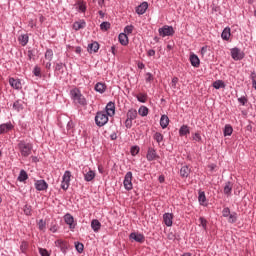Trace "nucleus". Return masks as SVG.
<instances>
[{"instance_id": "f257e3e1", "label": "nucleus", "mask_w": 256, "mask_h": 256, "mask_svg": "<svg viewBox=\"0 0 256 256\" xmlns=\"http://www.w3.org/2000/svg\"><path fill=\"white\" fill-rule=\"evenodd\" d=\"M70 97L74 105H81L82 107H85V105H87V99L85 98V96H83L81 90H79L78 88L70 90Z\"/></svg>"}, {"instance_id": "f03ea898", "label": "nucleus", "mask_w": 256, "mask_h": 256, "mask_svg": "<svg viewBox=\"0 0 256 256\" xmlns=\"http://www.w3.org/2000/svg\"><path fill=\"white\" fill-rule=\"evenodd\" d=\"M18 149L22 157H29V155H31V152L33 151V144L25 142V140H21L18 143Z\"/></svg>"}, {"instance_id": "7ed1b4c3", "label": "nucleus", "mask_w": 256, "mask_h": 256, "mask_svg": "<svg viewBox=\"0 0 256 256\" xmlns=\"http://www.w3.org/2000/svg\"><path fill=\"white\" fill-rule=\"evenodd\" d=\"M95 123L97 127H105L109 123V115L105 111H98L95 116Z\"/></svg>"}, {"instance_id": "20e7f679", "label": "nucleus", "mask_w": 256, "mask_h": 256, "mask_svg": "<svg viewBox=\"0 0 256 256\" xmlns=\"http://www.w3.org/2000/svg\"><path fill=\"white\" fill-rule=\"evenodd\" d=\"M70 185H71V171L66 170L62 176L61 189H63V191H67Z\"/></svg>"}, {"instance_id": "39448f33", "label": "nucleus", "mask_w": 256, "mask_h": 256, "mask_svg": "<svg viewBox=\"0 0 256 256\" xmlns=\"http://www.w3.org/2000/svg\"><path fill=\"white\" fill-rule=\"evenodd\" d=\"M123 185L126 191L133 189V172L129 171L125 174Z\"/></svg>"}, {"instance_id": "423d86ee", "label": "nucleus", "mask_w": 256, "mask_h": 256, "mask_svg": "<svg viewBox=\"0 0 256 256\" xmlns=\"http://www.w3.org/2000/svg\"><path fill=\"white\" fill-rule=\"evenodd\" d=\"M158 33L160 37H172V35H175V30L173 29V26L166 25L159 28Z\"/></svg>"}, {"instance_id": "0eeeda50", "label": "nucleus", "mask_w": 256, "mask_h": 256, "mask_svg": "<svg viewBox=\"0 0 256 256\" xmlns=\"http://www.w3.org/2000/svg\"><path fill=\"white\" fill-rule=\"evenodd\" d=\"M55 247H58V249H60L61 253H63L64 255H67V251L69 249V244L67 243V241L63 240V239H58L54 242Z\"/></svg>"}, {"instance_id": "6e6552de", "label": "nucleus", "mask_w": 256, "mask_h": 256, "mask_svg": "<svg viewBox=\"0 0 256 256\" xmlns=\"http://www.w3.org/2000/svg\"><path fill=\"white\" fill-rule=\"evenodd\" d=\"M231 57L234 59V61H241V59L245 57V54L241 52L239 48H232Z\"/></svg>"}, {"instance_id": "1a4fd4ad", "label": "nucleus", "mask_w": 256, "mask_h": 256, "mask_svg": "<svg viewBox=\"0 0 256 256\" xmlns=\"http://www.w3.org/2000/svg\"><path fill=\"white\" fill-rule=\"evenodd\" d=\"M34 187L36 191H47V189H49V184H47L45 180H37L34 183Z\"/></svg>"}, {"instance_id": "9d476101", "label": "nucleus", "mask_w": 256, "mask_h": 256, "mask_svg": "<svg viewBox=\"0 0 256 256\" xmlns=\"http://www.w3.org/2000/svg\"><path fill=\"white\" fill-rule=\"evenodd\" d=\"M109 117L115 116V104L113 102H108L105 111H104Z\"/></svg>"}, {"instance_id": "9b49d317", "label": "nucleus", "mask_w": 256, "mask_h": 256, "mask_svg": "<svg viewBox=\"0 0 256 256\" xmlns=\"http://www.w3.org/2000/svg\"><path fill=\"white\" fill-rule=\"evenodd\" d=\"M64 221L66 223V225H69V229L73 230L75 229V218H73V215L67 213L65 216H64Z\"/></svg>"}, {"instance_id": "f8f14e48", "label": "nucleus", "mask_w": 256, "mask_h": 256, "mask_svg": "<svg viewBox=\"0 0 256 256\" xmlns=\"http://www.w3.org/2000/svg\"><path fill=\"white\" fill-rule=\"evenodd\" d=\"M147 9H149V3L142 2L138 7H136V13L137 15H145Z\"/></svg>"}, {"instance_id": "ddd939ff", "label": "nucleus", "mask_w": 256, "mask_h": 256, "mask_svg": "<svg viewBox=\"0 0 256 256\" xmlns=\"http://www.w3.org/2000/svg\"><path fill=\"white\" fill-rule=\"evenodd\" d=\"M129 237L136 241V243H143L145 241V236L141 233L132 232Z\"/></svg>"}, {"instance_id": "4468645a", "label": "nucleus", "mask_w": 256, "mask_h": 256, "mask_svg": "<svg viewBox=\"0 0 256 256\" xmlns=\"http://www.w3.org/2000/svg\"><path fill=\"white\" fill-rule=\"evenodd\" d=\"M163 221H164L166 227H172L173 226V213L163 214Z\"/></svg>"}, {"instance_id": "2eb2a0df", "label": "nucleus", "mask_w": 256, "mask_h": 256, "mask_svg": "<svg viewBox=\"0 0 256 256\" xmlns=\"http://www.w3.org/2000/svg\"><path fill=\"white\" fill-rule=\"evenodd\" d=\"M13 129V124L11 122H7L0 125V135H3L5 133H9Z\"/></svg>"}, {"instance_id": "dca6fc26", "label": "nucleus", "mask_w": 256, "mask_h": 256, "mask_svg": "<svg viewBox=\"0 0 256 256\" xmlns=\"http://www.w3.org/2000/svg\"><path fill=\"white\" fill-rule=\"evenodd\" d=\"M75 7L79 13H85V11H87V2L79 0L75 3Z\"/></svg>"}, {"instance_id": "f3484780", "label": "nucleus", "mask_w": 256, "mask_h": 256, "mask_svg": "<svg viewBox=\"0 0 256 256\" xmlns=\"http://www.w3.org/2000/svg\"><path fill=\"white\" fill-rule=\"evenodd\" d=\"M94 89L97 93H100L101 95H103V93L107 91V85H105V83L98 82L95 84Z\"/></svg>"}, {"instance_id": "a211bd4d", "label": "nucleus", "mask_w": 256, "mask_h": 256, "mask_svg": "<svg viewBox=\"0 0 256 256\" xmlns=\"http://www.w3.org/2000/svg\"><path fill=\"white\" fill-rule=\"evenodd\" d=\"M198 202H199V205H202L203 207H207V196H205V192L203 191L198 192Z\"/></svg>"}, {"instance_id": "6ab92c4d", "label": "nucleus", "mask_w": 256, "mask_h": 256, "mask_svg": "<svg viewBox=\"0 0 256 256\" xmlns=\"http://www.w3.org/2000/svg\"><path fill=\"white\" fill-rule=\"evenodd\" d=\"M147 161H155L157 159V151L153 148H149L147 155H146Z\"/></svg>"}, {"instance_id": "aec40b11", "label": "nucleus", "mask_w": 256, "mask_h": 256, "mask_svg": "<svg viewBox=\"0 0 256 256\" xmlns=\"http://www.w3.org/2000/svg\"><path fill=\"white\" fill-rule=\"evenodd\" d=\"M87 51L88 53H97V51H99V43L94 41L88 44Z\"/></svg>"}, {"instance_id": "412c9836", "label": "nucleus", "mask_w": 256, "mask_h": 256, "mask_svg": "<svg viewBox=\"0 0 256 256\" xmlns=\"http://www.w3.org/2000/svg\"><path fill=\"white\" fill-rule=\"evenodd\" d=\"M190 63L192 67H199V65H201V60L199 59V56H197V54H191Z\"/></svg>"}, {"instance_id": "4be33fe9", "label": "nucleus", "mask_w": 256, "mask_h": 256, "mask_svg": "<svg viewBox=\"0 0 256 256\" xmlns=\"http://www.w3.org/2000/svg\"><path fill=\"white\" fill-rule=\"evenodd\" d=\"M9 85L13 88V89H21V80L20 79H15V78H10L9 79Z\"/></svg>"}, {"instance_id": "5701e85b", "label": "nucleus", "mask_w": 256, "mask_h": 256, "mask_svg": "<svg viewBox=\"0 0 256 256\" xmlns=\"http://www.w3.org/2000/svg\"><path fill=\"white\" fill-rule=\"evenodd\" d=\"M190 174H191V169L189 168V166L181 167L180 176L182 177V179H187V177H189Z\"/></svg>"}, {"instance_id": "b1692460", "label": "nucleus", "mask_w": 256, "mask_h": 256, "mask_svg": "<svg viewBox=\"0 0 256 256\" xmlns=\"http://www.w3.org/2000/svg\"><path fill=\"white\" fill-rule=\"evenodd\" d=\"M95 171L89 169L88 172L84 173V181H86L87 183L93 181V179H95Z\"/></svg>"}, {"instance_id": "393cba45", "label": "nucleus", "mask_w": 256, "mask_h": 256, "mask_svg": "<svg viewBox=\"0 0 256 256\" xmlns=\"http://www.w3.org/2000/svg\"><path fill=\"white\" fill-rule=\"evenodd\" d=\"M87 26V23H85V20L77 21L73 23V29L74 31H79L81 29H85Z\"/></svg>"}, {"instance_id": "a878e982", "label": "nucleus", "mask_w": 256, "mask_h": 256, "mask_svg": "<svg viewBox=\"0 0 256 256\" xmlns=\"http://www.w3.org/2000/svg\"><path fill=\"white\" fill-rule=\"evenodd\" d=\"M160 127H162V129H167V127H169V116L168 115H162L160 118Z\"/></svg>"}, {"instance_id": "bb28decb", "label": "nucleus", "mask_w": 256, "mask_h": 256, "mask_svg": "<svg viewBox=\"0 0 256 256\" xmlns=\"http://www.w3.org/2000/svg\"><path fill=\"white\" fill-rule=\"evenodd\" d=\"M118 41L121 43L123 46L129 45V37L125 33H120L118 36Z\"/></svg>"}, {"instance_id": "cd10ccee", "label": "nucleus", "mask_w": 256, "mask_h": 256, "mask_svg": "<svg viewBox=\"0 0 256 256\" xmlns=\"http://www.w3.org/2000/svg\"><path fill=\"white\" fill-rule=\"evenodd\" d=\"M232 191H233V184L230 181L226 182L224 186V195H226L227 197H231Z\"/></svg>"}, {"instance_id": "c85d7f7f", "label": "nucleus", "mask_w": 256, "mask_h": 256, "mask_svg": "<svg viewBox=\"0 0 256 256\" xmlns=\"http://www.w3.org/2000/svg\"><path fill=\"white\" fill-rule=\"evenodd\" d=\"M221 37L223 39V41H229V39L231 38V28L226 27L223 29Z\"/></svg>"}, {"instance_id": "c756f323", "label": "nucleus", "mask_w": 256, "mask_h": 256, "mask_svg": "<svg viewBox=\"0 0 256 256\" xmlns=\"http://www.w3.org/2000/svg\"><path fill=\"white\" fill-rule=\"evenodd\" d=\"M91 229L94 231V233H98V231L101 229V222L97 219H93L91 221Z\"/></svg>"}, {"instance_id": "7c9ffc66", "label": "nucleus", "mask_w": 256, "mask_h": 256, "mask_svg": "<svg viewBox=\"0 0 256 256\" xmlns=\"http://www.w3.org/2000/svg\"><path fill=\"white\" fill-rule=\"evenodd\" d=\"M137 115H138L137 110L131 108L128 110L126 117H127V119H130L131 121H135V119H137Z\"/></svg>"}, {"instance_id": "2f4dec72", "label": "nucleus", "mask_w": 256, "mask_h": 256, "mask_svg": "<svg viewBox=\"0 0 256 256\" xmlns=\"http://www.w3.org/2000/svg\"><path fill=\"white\" fill-rule=\"evenodd\" d=\"M29 179V175H27V172L25 170H20V173L18 175L17 181L20 183H25Z\"/></svg>"}, {"instance_id": "473e14b6", "label": "nucleus", "mask_w": 256, "mask_h": 256, "mask_svg": "<svg viewBox=\"0 0 256 256\" xmlns=\"http://www.w3.org/2000/svg\"><path fill=\"white\" fill-rule=\"evenodd\" d=\"M191 133V130L189 129V126L182 125L179 129V135L180 137H185V135H189Z\"/></svg>"}, {"instance_id": "72a5a7b5", "label": "nucleus", "mask_w": 256, "mask_h": 256, "mask_svg": "<svg viewBox=\"0 0 256 256\" xmlns=\"http://www.w3.org/2000/svg\"><path fill=\"white\" fill-rule=\"evenodd\" d=\"M231 135H233V127L226 124L224 127V137H231Z\"/></svg>"}, {"instance_id": "f704fd0d", "label": "nucleus", "mask_w": 256, "mask_h": 256, "mask_svg": "<svg viewBox=\"0 0 256 256\" xmlns=\"http://www.w3.org/2000/svg\"><path fill=\"white\" fill-rule=\"evenodd\" d=\"M138 114H139L141 117H147V115H149V108H147L146 106H141V107L138 109Z\"/></svg>"}, {"instance_id": "c9c22d12", "label": "nucleus", "mask_w": 256, "mask_h": 256, "mask_svg": "<svg viewBox=\"0 0 256 256\" xmlns=\"http://www.w3.org/2000/svg\"><path fill=\"white\" fill-rule=\"evenodd\" d=\"M19 42L21 43L22 47H25L29 43V36L27 34H23L19 37Z\"/></svg>"}, {"instance_id": "e433bc0d", "label": "nucleus", "mask_w": 256, "mask_h": 256, "mask_svg": "<svg viewBox=\"0 0 256 256\" xmlns=\"http://www.w3.org/2000/svg\"><path fill=\"white\" fill-rule=\"evenodd\" d=\"M214 89H225V82L223 80H216L213 82Z\"/></svg>"}, {"instance_id": "4c0bfd02", "label": "nucleus", "mask_w": 256, "mask_h": 256, "mask_svg": "<svg viewBox=\"0 0 256 256\" xmlns=\"http://www.w3.org/2000/svg\"><path fill=\"white\" fill-rule=\"evenodd\" d=\"M153 139L154 141H156L158 144L163 143V134H161V132H155L153 135Z\"/></svg>"}, {"instance_id": "58836bf2", "label": "nucleus", "mask_w": 256, "mask_h": 256, "mask_svg": "<svg viewBox=\"0 0 256 256\" xmlns=\"http://www.w3.org/2000/svg\"><path fill=\"white\" fill-rule=\"evenodd\" d=\"M228 223H237V212H232L229 214Z\"/></svg>"}, {"instance_id": "ea45409f", "label": "nucleus", "mask_w": 256, "mask_h": 256, "mask_svg": "<svg viewBox=\"0 0 256 256\" xmlns=\"http://www.w3.org/2000/svg\"><path fill=\"white\" fill-rule=\"evenodd\" d=\"M45 59L47 61H53V50L52 49H47L44 55Z\"/></svg>"}, {"instance_id": "a19ab883", "label": "nucleus", "mask_w": 256, "mask_h": 256, "mask_svg": "<svg viewBox=\"0 0 256 256\" xmlns=\"http://www.w3.org/2000/svg\"><path fill=\"white\" fill-rule=\"evenodd\" d=\"M32 211H33V209L31 208V205H28V204L24 205L23 212H24V214H26L28 217H31Z\"/></svg>"}, {"instance_id": "79ce46f5", "label": "nucleus", "mask_w": 256, "mask_h": 256, "mask_svg": "<svg viewBox=\"0 0 256 256\" xmlns=\"http://www.w3.org/2000/svg\"><path fill=\"white\" fill-rule=\"evenodd\" d=\"M192 141H195V143H201V141H203V138H201V134H199V132H196L192 134Z\"/></svg>"}, {"instance_id": "37998d69", "label": "nucleus", "mask_w": 256, "mask_h": 256, "mask_svg": "<svg viewBox=\"0 0 256 256\" xmlns=\"http://www.w3.org/2000/svg\"><path fill=\"white\" fill-rule=\"evenodd\" d=\"M136 99H137V101H139V103H146L147 95L140 93L137 95Z\"/></svg>"}, {"instance_id": "c03bdc74", "label": "nucleus", "mask_w": 256, "mask_h": 256, "mask_svg": "<svg viewBox=\"0 0 256 256\" xmlns=\"http://www.w3.org/2000/svg\"><path fill=\"white\" fill-rule=\"evenodd\" d=\"M110 28H111V24L109 22H102L100 24V29L102 31H109Z\"/></svg>"}, {"instance_id": "a18cd8bd", "label": "nucleus", "mask_w": 256, "mask_h": 256, "mask_svg": "<svg viewBox=\"0 0 256 256\" xmlns=\"http://www.w3.org/2000/svg\"><path fill=\"white\" fill-rule=\"evenodd\" d=\"M133 29H135V26L133 25H127L125 28H124V33L126 35H131V33H133Z\"/></svg>"}, {"instance_id": "49530a36", "label": "nucleus", "mask_w": 256, "mask_h": 256, "mask_svg": "<svg viewBox=\"0 0 256 256\" xmlns=\"http://www.w3.org/2000/svg\"><path fill=\"white\" fill-rule=\"evenodd\" d=\"M75 249H76V251L81 253L83 251V249H85V246L81 242H76L75 243Z\"/></svg>"}, {"instance_id": "de8ad7c7", "label": "nucleus", "mask_w": 256, "mask_h": 256, "mask_svg": "<svg viewBox=\"0 0 256 256\" xmlns=\"http://www.w3.org/2000/svg\"><path fill=\"white\" fill-rule=\"evenodd\" d=\"M64 67H66V65L63 64V62H59L55 66V71H59L60 73H63V68Z\"/></svg>"}, {"instance_id": "09e8293b", "label": "nucleus", "mask_w": 256, "mask_h": 256, "mask_svg": "<svg viewBox=\"0 0 256 256\" xmlns=\"http://www.w3.org/2000/svg\"><path fill=\"white\" fill-rule=\"evenodd\" d=\"M199 223H200V226L206 230L207 229V219H205L204 217H200L199 218Z\"/></svg>"}, {"instance_id": "8fccbe9b", "label": "nucleus", "mask_w": 256, "mask_h": 256, "mask_svg": "<svg viewBox=\"0 0 256 256\" xmlns=\"http://www.w3.org/2000/svg\"><path fill=\"white\" fill-rule=\"evenodd\" d=\"M13 109H15V111H21V109H23V105L21 104V102L15 101L13 103Z\"/></svg>"}, {"instance_id": "3c124183", "label": "nucleus", "mask_w": 256, "mask_h": 256, "mask_svg": "<svg viewBox=\"0 0 256 256\" xmlns=\"http://www.w3.org/2000/svg\"><path fill=\"white\" fill-rule=\"evenodd\" d=\"M139 146H132L131 149H130V153L131 155H133V157H135V155H138L139 154Z\"/></svg>"}, {"instance_id": "603ef678", "label": "nucleus", "mask_w": 256, "mask_h": 256, "mask_svg": "<svg viewBox=\"0 0 256 256\" xmlns=\"http://www.w3.org/2000/svg\"><path fill=\"white\" fill-rule=\"evenodd\" d=\"M46 226H47V223L43 219L39 220L38 228H39L40 231H43Z\"/></svg>"}, {"instance_id": "864d4df0", "label": "nucleus", "mask_w": 256, "mask_h": 256, "mask_svg": "<svg viewBox=\"0 0 256 256\" xmlns=\"http://www.w3.org/2000/svg\"><path fill=\"white\" fill-rule=\"evenodd\" d=\"M230 214H231V210L229 209V207H225L222 210V217H229Z\"/></svg>"}, {"instance_id": "5fc2aeb1", "label": "nucleus", "mask_w": 256, "mask_h": 256, "mask_svg": "<svg viewBox=\"0 0 256 256\" xmlns=\"http://www.w3.org/2000/svg\"><path fill=\"white\" fill-rule=\"evenodd\" d=\"M33 74L35 75V77H41V68L35 66L33 69Z\"/></svg>"}, {"instance_id": "6e6d98bb", "label": "nucleus", "mask_w": 256, "mask_h": 256, "mask_svg": "<svg viewBox=\"0 0 256 256\" xmlns=\"http://www.w3.org/2000/svg\"><path fill=\"white\" fill-rule=\"evenodd\" d=\"M39 253L41 256H51V254H49V251H47V249L45 248H39Z\"/></svg>"}, {"instance_id": "4d7b16f0", "label": "nucleus", "mask_w": 256, "mask_h": 256, "mask_svg": "<svg viewBox=\"0 0 256 256\" xmlns=\"http://www.w3.org/2000/svg\"><path fill=\"white\" fill-rule=\"evenodd\" d=\"M124 124L126 129H131V127H133V120H130L129 118H127Z\"/></svg>"}, {"instance_id": "13d9d810", "label": "nucleus", "mask_w": 256, "mask_h": 256, "mask_svg": "<svg viewBox=\"0 0 256 256\" xmlns=\"http://www.w3.org/2000/svg\"><path fill=\"white\" fill-rule=\"evenodd\" d=\"M177 83H179V78L177 77L172 78L171 87L173 89H177Z\"/></svg>"}, {"instance_id": "bf43d9fd", "label": "nucleus", "mask_w": 256, "mask_h": 256, "mask_svg": "<svg viewBox=\"0 0 256 256\" xmlns=\"http://www.w3.org/2000/svg\"><path fill=\"white\" fill-rule=\"evenodd\" d=\"M27 55H28L29 61H31L32 59H35V51L28 50Z\"/></svg>"}, {"instance_id": "052dcab7", "label": "nucleus", "mask_w": 256, "mask_h": 256, "mask_svg": "<svg viewBox=\"0 0 256 256\" xmlns=\"http://www.w3.org/2000/svg\"><path fill=\"white\" fill-rule=\"evenodd\" d=\"M151 81H153V74H151L150 72L146 73V83H151Z\"/></svg>"}, {"instance_id": "680f3d73", "label": "nucleus", "mask_w": 256, "mask_h": 256, "mask_svg": "<svg viewBox=\"0 0 256 256\" xmlns=\"http://www.w3.org/2000/svg\"><path fill=\"white\" fill-rule=\"evenodd\" d=\"M20 251L22 253H25V251H27V242H22L20 245Z\"/></svg>"}, {"instance_id": "e2e57ef3", "label": "nucleus", "mask_w": 256, "mask_h": 256, "mask_svg": "<svg viewBox=\"0 0 256 256\" xmlns=\"http://www.w3.org/2000/svg\"><path fill=\"white\" fill-rule=\"evenodd\" d=\"M238 102L240 105H245L247 103V98L245 96H242L238 98Z\"/></svg>"}, {"instance_id": "0e129e2a", "label": "nucleus", "mask_w": 256, "mask_h": 256, "mask_svg": "<svg viewBox=\"0 0 256 256\" xmlns=\"http://www.w3.org/2000/svg\"><path fill=\"white\" fill-rule=\"evenodd\" d=\"M147 55L148 57H155V50L153 49L148 50Z\"/></svg>"}, {"instance_id": "69168bd1", "label": "nucleus", "mask_w": 256, "mask_h": 256, "mask_svg": "<svg viewBox=\"0 0 256 256\" xmlns=\"http://www.w3.org/2000/svg\"><path fill=\"white\" fill-rule=\"evenodd\" d=\"M58 227H57V225H52L51 227H50V231L52 232V233H57V231H58Z\"/></svg>"}, {"instance_id": "338daca9", "label": "nucleus", "mask_w": 256, "mask_h": 256, "mask_svg": "<svg viewBox=\"0 0 256 256\" xmlns=\"http://www.w3.org/2000/svg\"><path fill=\"white\" fill-rule=\"evenodd\" d=\"M250 79L253 81H256V72L255 71H252L251 74H250Z\"/></svg>"}, {"instance_id": "774afa93", "label": "nucleus", "mask_w": 256, "mask_h": 256, "mask_svg": "<svg viewBox=\"0 0 256 256\" xmlns=\"http://www.w3.org/2000/svg\"><path fill=\"white\" fill-rule=\"evenodd\" d=\"M207 49H208L207 46H203V47L201 48V50H200L201 55H205V53H207Z\"/></svg>"}]
</instances>
